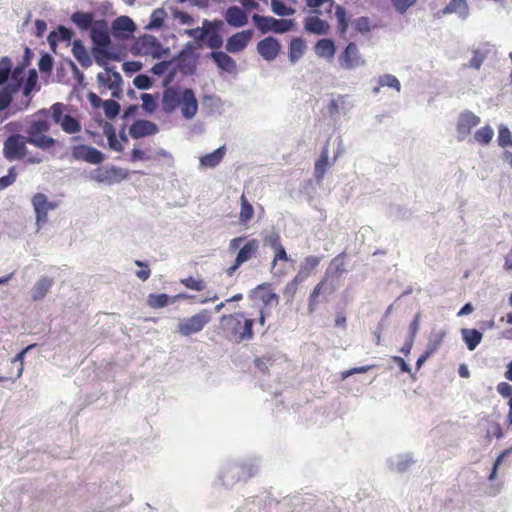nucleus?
Returning a JSON list of instances; mask_svg holds the SVG:
<instances>
[{
  "label": "nucleus",
  "instance_id": "54",
  "mask_svg": "<svg viewBox=\"0 0 512 512\" xmlns=\"http://www.w3.org/2000/svg\"><path fill=\"white\" fill-rule=\"evenodd\" d=\"M105 115L112 119L116 117L120 112V105L114 100H106L103 104Z\"/></svg>",
  "mask_w": 512,
  "mask_h": 512
},
{
  "label": "nucleus",
  "instance_id": "22",
  "mask_svg": "<svg viewBox=\"0 0 512 512\" xmlns=\"http://www.w3.org/2000/svg\"><path fill=\"white\" fill-rule=\"evenodd\" d=\"M320 262H321V257H319V256H315V255L306 256L303 259L296 276L304 282L307 278H309L311 275H313L315 273L317 267L320 265Z\"/></svg>",
  "mask_w": 512,
  "mask_h": 512
},
{
  "label": "nucleus",
  "instance_id": "9",
  "mask_svg": "<svg viewBox=\"0 0 512 512\" xmlns=\"http://www.w3.org/2000/svg\"><path fill=\"white\" fill-rule=\"evenodd\" d=\"M255 26L263 33H285L292 29L294 21L291 19H276L270 16L254 14L252 16Z\"/></svg>",
  "mask_w": 512,
  "mask_h": 512
},
{
  "label": "nucleus",
  "instance_id": "21",
  "mask_svg": "<svg viewBox=\"0 0 512 512\" xmlns=\"http://www.w3.org/2000/svg\"><path fill=\"white\" fill-rule=\"evenodd\" d=\"M99 83L109 90H113V96H117L116 90L120 89L122 81L121 75L110 69H106L104 72L97 75Z\"/></svg>",
  "mask_w": 512,
  "mask_h": 512
},
{
  "label": "nucleus",
  "instance_id": "25",
  "mask_svg": "<svg viewBox=\"0 0 512 512\" xmlns=\"http://www.w3.org/2000/svg\"><path fill=\"white\" fill-rule=\"evenodd\" d=\"M307 32L315 35H326L329 32V24L318 16L307 17L304 22Z\"/></svg>",
  "mask_w": 512,
  "mask_h": 512
},
{
  "label": "nucleus",
  "instance_id": "50",
  "mask_svg": "<svg viewBox=\"0 0 512 512\" xmlns=\"http://www.w3.org/2000/svg\"><path fill=\"white\" fill-rule=\"evenodd\" d=\"M180 283L187 289L194 291H203L206 288V283L202 278H194L192 276L180 279Z\"/></svg>",
  "mask_w": 512,
  "mask_h": 512
},
{
  "label": "nucleus",
  "instance_id": "5",
  "mask_svg": "<svg viewBox=\"0 0 512 512\" xmlns=\"http://www.w3.org/2000/svg\"><path fill=\"white\" fill-rule=\"evenodd\" d=\"M47 118L36 113L35 118L29 122L26 130L29 144L43 150L50 149L56 144V140L53 137L46 135L51 127Z\"/></svg>",
  "mask_w": 512,
  "mask_h": 512
},
{
  "label": "nucleus",
  "instance_id": "55",
  "mask_svg": "<svg viewBox=\"0 0 512 512\" xmlns=\"http://www.w3.org/2000/svg\"><path fill=\"white\" fill-rule=\"evenodd\" d=\"M276 245H275V256L272 261L273 268L276 266L277 261H289L290 258L288 257L285 248L279 243V238H276Z\"/></svg>",
  "mask_w": 512,
  "mask_h": 512
},
{
  "label": "nucleus",
  "instance_id": "4",
  "mask_svg": "<svg viewBox=\"0 0 512 512\" xmlns=\"http://www.w3.org/2000/svg\"><path fill=\"white\" fill-rule=\"evenodd\" d=\"M28 138L21 134H12L3 143V155L8 161L24 160L29 164H39L42 158L37 155H28Z\"/></svg>",
  "mask_w": 512,
  "mask_h": 512
},
{
  "label": "nucleus",
  "instance_id": "10",
  "mask_svg": "<svg viewBox=\"0 0 512 512\" xmlns=\"http://www.w3.org/2000/svg\"><path fill=\"white\" fill-rule=\"evenodd\" d=\"M24 65H17L12 73V81L0 89V111L9 107L12 101V95L19 91L24 82Z\"/></svg>",
  "mask_w": 512,
  "mask_h": 512
},
{
  "label": "nucleus",
  "instance_id": "29",
  "mask_svg": "<svg viewBox=\"0 0 512 512\" xmlns=\"http://www.w3.org/2000/svg\"><path fill=\"white\" fill-rule=\"evenodd\" d=\"M328 145H325L321 151L319 159L315 163L314 176L317 181H321L330 167Z\"/></svg>",
  "mask_w": 512,
  "mask_h": 512
},
{
  "label": "nucleus",
  "instance_id": "27",
  "mask_svg": "<svg viewBox=\"0 0 512 512\" xmlns=\"http://www.w3.org/2000/svg\"><path fill=\"white\" fill-rule=\"evenodd\" d=\"M225 153V146H221L213 152L201 156L200 165L204 168H214L223 160Z\"/></svg>",
  "mask_w": 512,
  "mask_h": 512
},
{
  "label": "nucleus",
  "instance_id": "49",
  "mask_svg": "<svg viewBox=\"0 0 512 512\" xmlns=\"http://www.w3.org/2000/svg\"><path fill=\"white\" fill-rule=\"evenodd\" d=\"M167 17V13L163 8L155 9L151 16L150 22L147 25L148 29H159L163 26L164 20Z\"/></svg>",
  "mask_w": 512,
  "mask_h": 512
},
{
  "label": "nucleus",
  "instance_id": "37",
  "mask_svg": "<svg viewBox=\"0 0 512 512\" xmlns=\"http://www.w3.org/2000/svg\"><path fill=\"white\" fill-rule=\"evenodd\" d=\"M443 14L457 13L462 17L468 14V5L466 0H451L442 10Z\"/></svg>",
  "mask_w": 512,
  "mask_h": 512
},
{
  "label": "nucleus",
  "instance_id": "17",
  "mask_svg": "<svg viewBox=\"0 0 512 512\" xmlns=\"http://www.w3.org/2000/svg\"><path fill=\"white\" fill-rule=\"evenodd\" d=\"M251 38V30L237 32L228 38L226 43V50L230 53L240 52L246 48Z\"/></svg>",
  "mask_w": 512,
  "mask_h": 512
},
{
  "label": "nucleus",
  "instance_id": "16",
  "mask_svg": "<svg viewBox=\"0 0 512 512\" xmlns=\"http://www.w3.org/2000/svg\"><path fill=\"white\" fill-rule=\"evenodd\" d=\"M281 45L279 41L273 37H266L258 42V53L267 61L274 60L279 52Z\"/></svg>",
  "mask_w": 512,
  "mask_h": 512
},
{
  "label": "nucleus",
  "instance_id": "62",
  "mask_svg": "<svg viewBox=\"0 0 512 512\" xmlns=\"http://www.w3.org/2000/svg\"><path fill=\"white\" fill-rule=\"evenodd\" d=\"M496 389L501 396L508 397L509 399L512 398V386L507 382H500Z\"/></svg>",
  "mask_w": 512,
  "mask_h": 512
},
{
  "label": "nucleus",
  "instance_id": "26",
  "mask_svg": "<svg viewBox=\"0 0 512 512\" xmlns=\"http://www.w3.org/2000/svg\"><path fill=\"white\" fill-rule=\"evenodd\" d=\"M259 249V241L251 239L247 241L239 250L236 259L237 264H243L254 258Z\"/></svg>",
  "mask_w": 512,
  "mask_h": 512
},
{
  "label": "nucleus",
  "instance_id": "32",
  "mask_svg": "<svg viewBox=\"0 0 512 512\" xmlns=\"http://www.w3.org/2000/svg\"><path fill=\"white\" fill-rule=\"evenodd\" d=\"M72 52L81 66L89 67L92 64L91 57L80 40H75L73 42Z\"/></svg>",
  "mask_w": 512,
  "mask_h": 512
},
{
  "label": "nucleus",
  "instance_id": "46",
  "mask_svg": "<svg viewBox=\"0 0 512 512\" xmlns=\"http://www.w3.org/2000/svg\"><path fill=\"white\" fill-rule=\"evenodd\" d=\"M147 303L151 308L159 309L167 306L170 303V297L165 294H154L151 293L148 295Z\"/></svg>",
  "mask_w": 512,
  "mask_h": 512
},
{
  "label": "nucleus",
  "instance_id": "56",
  "mask_svg": "<svg viewBox=\"0 0 512 512\" xmlns=\"http://www.w3.org/2000/svg\"><path fill=\"white\" fill-rule=\"evenodd\" d=\"M37 79H38V76H37V73L35 70H31L30 73H29V76L24 84V88H23V94L24 96H29V94L32 92V90L35 88L36 84H37Z\"/></svg>",
  "mask_w": 512,
  "mask_h": 512
},
{
  "label": "nucleus",
  "instance_id": "38",
  "mask_svg": "<svg viewBox=\"0 0 512 512\" xmlns=\"http://www.w3.org/2000/svg\"><path fill=\"white\" fill-rule=\"evenodd\" d=\"M73 37V32L65 26H59L55 31H52L48 36V41L51 46L57 42L70 41Z\"/></svg>",
  "mask_w": 512,
  "mask_h": 512
},
{
  "label": "nucleus",
  "instance_id": "24",
  "mask_svg": "<svg viewBox=\"0 0 512 512\" xmlns=\"http://www.w3.org/2000/svg\"><path fill=\"white\" fill-rule=\"evenodd\" d=\"M160 44L157 39L150 35L141 37L135 43V49L139 54L142 55H155L158 52Z\"/></svg>",
  "mask_w": 512,
  "mask_h": 512
},
{
  "label": "nucleus",
  "instance_id": "58",
  "mask_svg": "<svg viewBox=\"0 0 512 512\" xmlns=\"http://www.w3.org/2000/svg\"><path fill=\"white\" fill-rule=\"evenodd\" d=\"M133 83L138 89H149L152 86L151 78L145 74L137 75Z\"/></svg>",
  "mask_w": 512,
  "mask_h": 512
},
{
  "label": "nucleus",
  "instance_id": "63",
  "mask_svg": "<svg viewBox=\"0 0 512 512\" xmlns=\"http://www.w3.org/2000/svg\"><path fill=\"white\" fill-rule=\"evenodd\" d=\"M107 139L111 149H113L116 152L123 151V146L118 141L116 134L113 131L107 135Z\"/></svg>",
  "mask_w": 512,
  "mask_h": 512
},
{
  "label": "nucleus",
  "instance_id": "53",
  "mask_svg": "<svg viewBox=\"0 0 512 512\" xmlns=\"http://www.w3.org/2000/svg\"><path fill=\"white\" fill-rule=\"evenodd\" d=\"M141 99H142V108L146 112H148V113L155 112V110L157 109V106H158L157 98L155 96L148 94V93H143L141 95Z\"/></svg>",
  "mask_w": 512,
  "mask_h": 512
},
{
  "label": "nucleus",
  "instance_id": "15",
  "mask_svg": "<svg viewBox=\"0 0 512 512\" xmlns=\"http://www.w3.org/2000/svg\"><path fill=\"white\" fill-rule=\"evenodd\" d=\"M327 281V276H324L311 291L307 301V312L309 315H313L317 311L318 305L325 301L323 294Z\"/></svg>",
  "mask_w": 512,
  "mask_h": 512
},
{
  "label": "nucleus",
  "instance_id": "1",
  "mask_svg": "<svg viewBox=\"0 0 512 512\" xmlns=\"http://www.w3.org/2000/svg\"><path fill=\"white\" fill-rule=\"evenodd\" d=\"M178 107L184 118L192 119L198 111V102L194 91L190 88L168 87L163 91L162 109L170 114Z\"/></svg>",
  "mask_w": 512,
  "mask_h": 512
},
{
  "label": "nucleus",
  "instance_id": "23",
  "mask_svg": "<svg viewBox=\"0 0 512 512\" xmlns=\"http://www.w3.org/2000/svg\"><path fill=\"white\" fill-rule=\"evenodd\" d=\"M225 20L232 27H243L248 23V16L238 6H231L226 10Z\"/></svg>",
  "mask_w": 512,
  "mask_h": 512
},
{
  "label": "nucleus",
  "instance_id": "40",
  "mask_svg": "<svg viewBox=\"0 0 512 512\" xmlns=\"http://www.w3.org/2000/svg\"><path fill=\"white\" fill-rule=\"evenodd\" d=\"M240 201L239 221L241 224L247 225L253 219L254 209L244 194L241 195Z\"/></svg>",
  "mask_w": 512,
  "mask_h": 512
},
{
  "label": "nucleus",
  "instance_id": "19",
  "mask_svg": "<svg viewBox=\"0 0 512 512\" xmlns=\"http://www.w3.org/2000/svg\"><path fill=\"white\" fill-rule=\"evenodd\" d=\"M136 30V25L128 16H119L112 22L115 37L128 38Z\"/></svg>",
  "mask_w": 512,
  "mask_h": 512
},
{
  "label": "nucleus",
  "instance_id": "60",
  "mask_svg": "<svg viewBox=\"0 0 512 512\" xmlns=\"http://www.w3.org/2000/svg\"><path fill=\"white\" fill-rule=\"evenodd\" d=\"M354 27L360 33H366L370 31V21L367 17H360L355 20Z\"/></svg>",
  "mask_w": 512,
  "mask_h": 512
},
{
  "label": "nucleus",
  "instance_id": "47",
  "mask_svg": "<svg viewBox=\"0 0 512 512\" xmlns=\"http://www.w3.org/2000/svg\"><path fill=\"white\" fill-rule=\"evenodd\" d=\"M331 270L334 275L340 277L346 270L345 253H340L334 257L331 262L328 271Z\"/></svg>",
  "mask_w": 512,
  "mask_h": 512
},
{
  "label": "nucleus",
  "instance_id": "14",
  "mask_svg": "<svg viewBox=\"0 0 512 512\" xmlns=\"http://www.w3.org/2000/svg\"><path fill=\"white\" fill-rule=\"evenodd\" d=\"M32 203L36 212L37 223H45L47 221V215L50 210H53L56 205L49 202L46 195L37 193L33 196Z\"/></svg>",
  "mask_w": 512,
  "mask_h": 512
},
{
  "label": "nucleus",
  "instance_id": "57",
  "mask_svg": "<svg viewBox=\"0 0 512 512\" xmlns=\"http://www.w3.org/2000/svg\"><path fill=\"white\" fill-rule=\"evenodd\" d=\"M16 180V172L15 167H11L8 171V174L0 177V190L7 188L12 185Z\"/></svg>",
  "mask_w": 512,
  "mask_h": 512
},
{
  "label": "nucleus",
  "instance_id": "36",
  "mask_svg": "<svg viewBox=\"0 0 512 512\" xmlns=\"http://www.w3.org/2000/svg\"><path fill=\"white\" fill-rule=\"evenodd\" d=\"M257 291L259 293L260 300L263 302L265 306L271 304L279 303V296L270 289L268 284H261L257 287Z\"/></svg>",
  "mask_w": 512,
  "mask_h": 512
},
{
  "label": "nucleus",
  "instance_id": "52",
  "mask_svg": "<svg viewBox=\"0 0 512 512\" xmlns=\"http://www.w3.org/2000/svg\"><path fill=\"white\" fill-rule=\"evenodd\" d=\"M391 5L399 14H405L410 8L416 5L418 0H390Z\"/></svg>",
  "mask_w": 512,
  "mask_h": 512
},
{
  "label": "nucleus",
  "instance_id": "59",
  "mask_svg": "<svg viewBox=\"0 0 512 512\" xmlns=\"http://www.w3.org/2000/svg\"><path fill=\"white\" fill-rule=\"evenodd\" d=\"M135 264L140 267L141 269L136 271V276L142 280V281H146L150 275H151V270L150 268L148 267V265L145 263V262H142L140 260H136L135 261Z\"/></svg>",
  "mask_w": 512,
  "mask_h": 512
},
{
  "label": "nucleus",
  "instance_id": "61",
  "mask_svg": "<svg viewBox=\"0 0 512 512\" xmlns=\"http://www.w3.org/2000/svg\"><path fill=\"white\" fill-rule=\"evenodd\" d=\"M346 96H339L338 99H332L328 105V112L330 115H335L339 111V102L345 104Z\"/></svg>",
  "mask_w": 512,
  "mask_h": 512
},
{
  "label": "nucleus",
  "instance_id": "64",
  "mask_svg": "<svg viewBox=\"0 0 512 512\" xmlns=\"http://www.w3.org/2000/svg\"><path fill=\"white\" fill-rule=\"evenodd\" d=\"M38 65H39V69L42 72H49V71H51L52 65H53L52 58L48 54H45L41 57Z\"/></svg>",
  "mask_w": 512,
  "mask_h": 512
},
{
  "label": "nucleus",
  "instance_id": "20",
  "mask_svg": "<svg viewBox=\"0 0 512 512\" xmlns=\"http://www.w3.org/2000/svg\"><path fill=\"white\" fill-rule=\"evenodd\" d=\"M91 179L99 183L112 184L120 179V169L112 167H98L91 173Z\"/></svg>",
  "mask_w": 512,
  "mask_h": 512
},
{
  "label": "nucleus",
  "instance_id": "2",
  "mask_svg": "<svg viewBox=\"0 0 512 512\" xmlns=\"http://www.w3.org/2000/svg\"><path fill=\"white\" fill-rule=\"evenodd\" d=\"M255 319L247 317L244 312L238 311L220 318L221 329L225 338L231 342L240 344L254 338L253 325Z\"/></svg>",
  "mask_w": 512,
  "mask_h": 512
},
{
  "label": "nucleus",
  "instance_id": "6",
  "mask_svg": "<svg viewBox=\"0 0 512 512\" xmlns=\"http://www.w3.org/2000/svg\"><path fill=\"white\" fill-rule=\"evenodd\" d=\"M221 26L220 20L213 22L205 20L202 28L191 29L188 33L196 40L205 42L209 48L219 49L223 44V38L219 33Z\"/></svg>",
  "mask_w": 512,
  "mask_h": 512
},
{
  "label": "nucleus",
  "instance_id": "11",
  "mask_svg": "<svg viewBox=\"0 0 512 512\" xmlns=\"http://www.w3.org/2000/svg\"><path fill=\"white\" fill-rule=\"evenodd\" d=\"M339 65L345 70H354L365 64L357 45L350 42L338 57Z\"/></svg>",
  "mask_w": 512,
  "mask_h": 512
},
{
  "label": "nucleus",
  "instance_id": "48",
  "mask_svg": "<svg viewBox=\"0 0 512 512\" xmlns=\"http://www.w3.org/2000/svg\"><path fill=\"white\" fill-rule=\"evenodd\" d=\"M391 87L396 89L398 92L400 91L401 85L399 80L391 74H385L380 76L378 79V86L374 88V92L378 93L381 87Z\"/></svg>",
  "mask_w": 512,
  "mask_h": 512
},
{
  "label": "nucleus",
  "instance_id": "8",
  "mask_svg": "<svg viewBox=\"0 0 512 512\" xmlns=\"http://www.w3.org/2000/svg\"><path fill=\"white\" fill-rule=\"evenodd\" d=\"M211 319V311L208 309H202L188 318L181 319L177 325L176 331L184 337L197 334L201 332L208 323H210Z\"/></svg>",
  "mask_w": 512,
  "mask_h": 512
},
{
  "label": "nucleus",
  "instance_id": "35",
  "mask_svg": "<svg viewBox=\"0 0 512 512\" xmlns=\"http://www.w3.org/2000/svg\"><path fill=\"white\" fill-rule=\"evenodd\" d=\"M305 43L301 38H294L289 44V60L296 63L305 53Z\"/></svg>",
  "mask_w": 512,
  "mask_h": 512
},
{
  "label": "nucleus",
  "instance_id": "33",
  "mask_svg": "<svg viewBox=\"0 0 512 512\" xmlns=\"http://www.w3.org/2000/svg\"><path fill=\"white\" fill-rule=\"evenodd\" d=\"M335 44L331 39H320L315 45V53L319 57L332 59L335 54Z\"/></svg>",
  "mask_w": 512,
  "mask_h": 512
},
{
  "label": "nucleus",
  "instance_id": "30",
  "mask_svg": "<svg viewBox=\"0 0 512 512\" xmlns=\"http://www.w3.org/2000/svg\"><path fill=\"white\" fill-rule=\"evenodd\" d=\"M53 285V279L41 277L32 288V299L34 301L42 300Z\"/></svg>",
  "mask_w": 512,
  "mask_h": 512
},
{
  "label": "nucleus",
  "instance_id": "28",
  "mask_svg": "<svg viewBox=\"0 0 512 512\" xmlns=\"http://www.w3.org/2000/svg\"><path fill=\"white\" fill-rule=\"evenodd\" d=\"M211 57L220 69L229 73L236 70V62L228 54L222 51H214L211 53Z\"/></svg>",
  "mask_w": 512,
  "mask_h": 512
},
{
  "label": "nucleus",
  "instance_id": "43",
  "mask_svg": "<svg viewBox=\"0 0 512 512\" xmlns=\"http://www.w3.org/2000/svg\"><path fill=\"white\" fill-rule=\"evenodd\" d=\"M446 337L444 330L434 332L430 335L425 351L433 355L440 347Z\"/></svg>",
  "mask_w": 512,
  "mask_h": 512
},
{
  "label": "nucleus",
  "instance_id": "3",
  "mask_svg": "<svg viewBox=\"0 0 512 512\" xmlns=\"http://www.w3.org/2000/svg\"><path fill=\"white\" fill-rule=\"evenodd\" d=\"M37 115L50 117L53 123L59 125L67 134H76L81 132L82 126L77 117L69 113V107L61 102L54 103L49 109H41Z\"/></svg>",
  "mask_w": 512,
  "mask_h": 512
},
{
  "label": "nucleus",
  "instance_id": "44",
  "mask_svg": "<svg viewBox=\"0 0 512 512\" xmlns=\"http://www.w3.org/2000/svg\"><path fill=\"white\" fill-rule=\"evenodd\" d=\"M494 136V131L489 125L479 128L475 134L474 139L481 145H488Z\"/></svg>",
  "mask_w": 512,
  "mask_h": 512
},
{
  "label": "nucleus",
  "instance_id": "12",
  "mask_svg": "<svg viewBox=\"0 0 512 512\" xmlns=\"http://www.w3.org/2000/svg\"><path fill=\"white\" fill-rule=\"evenodd\" d=\"M71 155L74 159L85 161L90 164H100L104 160V154L95 147L80 144L73 146Z\"/></svg>",
  "mask_w": 512,
  "mask_h": 512
},
{
  "label": "nucleus",
  "instance_id": "31",
  "mask_svg": "<svg viewBox=\"0 0 512 512\" xmlns=\"http://www.w3.org/2000/svg\"><path fill=\"white\" fill-rule=\"evenodd\" d=\"M461 335H462L463 341L465 342L467 348L470 351L475 350L483 338L482 333L474 328L473 329H469V328L461 329Z\"/></svg>",
  "mask_w": 512,
  "mask_h": 512
},
{
  "label": "nucleus",
  "instance_id": "45",
  "mask_svg": "<svg viewBox=\"0 0 512 512\" xmlns=\"http://www.w3.org/2000/svg\"><path fill=\"white\" fill-rule=\"evenodd\" d=\"M335 16L337 18V29L340 34L344 35L347 32L349 26L345 8L341 5H337L335 9Z\"/></svg>",
  "mask_w": 512,
  "mask_h": 512
},
{
  "label": "nucleus",
  "instance_id": "41",
  "mask_svg": "<svg viewBox=\"0 0 512 512\" xmlns=\"http://www.w3.org/2000/svg\"><path fill=\"white\" fill-rule=\"evenodd\" d=\"M12 61L9 57L4 56L0 58V85L8 84L9 79L12 81Z\"/></svg>",
  "mask_w": 512,
  "mask_h": 512
},
{
  "label": "nucleus",
  "instance_id": "34",
  "mask_svg": "<svg viewBox=\"0 0 512 512\" xmlns=\"http://www.w3.org/2000/svg\"><path fill=\"white\" fill-rule=\"evenodd\" d=\"M71 21L81 30H91L96 20L93 19L92 13L75 12L71 16Z\"/></svg>",
  "mask_w": 512,
  "mask_h": 512
},
{
  "label": "nucleus",
  "instance_id": "42",
  "mask_svg": "<svg viewBox=\"0 0 512 512\" xmlns=\"http://www.w3.org/2000/svg\"><path fill=\"white\" fill-rule=\"evenodd\" d=\"M36 346V344L28 345L26 348H24L22 351H20L12 360V364L18 363L17 372L15 376H10L11 382H15L17 379H19L24 371V357L28 351L33 349Z\"/></svg>",
  "mask_w": 512,
  "mask_h": 512
},
{
  "label": "nucleus",
  "instance_id": "51",
  "mask_svg": "<svg viewBox=\"0 0 512 512\" xmlns=\"http://www.w3.org/2000/svg\"><path fill=\"white\" fill-rule=\"evenodd\" d=\"M271 10L278 16H290L295 13V9L288 7L279 0H271Z\"/></svg>",
  "mask_w": 512,
  "mask_h": 512
},
{
  "label": "nucleus",
  "instance_id": "7",
  "mask_svg": "<svg viewBox=\"0 0 512 512\" xmlns=\"http://www.w3.org/2000/svg\"><path fill=\"white\" fill-rule=\"evenodd\" d=\"M90 37L95 45L94 53L96 61L100 63V57L110 58V54L107 51L108 46L111 43L108 23L106 20H96L90 30Z\"/></svg>",
  "mask_w": 512,
  "mask_h": 512
},
{
  "label": "nucleus",
  "instance_id": "13",
  "mask_svg": "<svg viewBox=\"0 0 512 512\" xmlns=\"http://www.w3.org/2000/svg\"><path fill=\"white\" fill-rule=\"evenodd\" d=\"M480 121V117L470 110L461 112L456 124L458 139L464 140L471 133V130L480 124Z\"/></svg>",
  "mask_w": 512,
  "mask_h": 512
},
{
  "label": "nucleus",
  "instance_id": "18",
  "mask_svg": "<svg viewBox=\"0 0 512 512\" xmlns=\"http://www.w3.org/2000/svg\"><path fill=\"white\" fill-rule=\"evenodd\" d=\"M158 127L149 120H136L129 128V134L134 139L155 135Z\"/></svg>",
  "mask_w": 512,
  "mask_h": 512
},
{
  "label": "nucleus",
  "instance_id": "39",
  "mask_svg": "<svg viewBox=\"0 0 512 512\" xmlns=\"http://www.w3.org/2000/svg\"><path fill=\"white\" fill-rule=\"evenodd\" d=\"M302 283L303 281L295 275L294 278L285 285L282 293L287 304L294 301Z\"/></svg>",
  "mask_w": 512,
  "mask_h": 512
}]
</instances>
